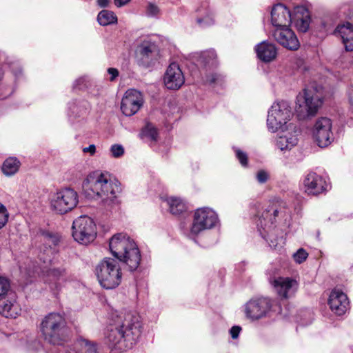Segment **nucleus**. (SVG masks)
I'll use <instances>...</instances> for the list:
<instances>
[{"label":"nucleus","instance_id":"obj_46","mask_svg":"<svg viewBox=\"0 0 353 353\" xmlns=\"http://www.w3.org/2000/svg\"><path fill=\"white\" fill-rule=\"evenodd\" d=\"M108 73L110 75V80L113 81L119 76V71L117 68H110L108 69Z\"/></svg>","mask_w":353,"mask_h":353},{"label":"nucleus","instance_id":"obj_49","mask_svg":"<svg viewBox=\"0 0 353 353\" xmlns=\"http://www.w3.org/2000/svg\"><path fill=\"white\" fill-rule=\"evenodd\" d=\"M97 3L101 8H105L108 6L109 0H97Z\"/></svg>","mask_w":353,"mask_h":353},{"label":"nucleus","instance_id":"obj_24","mask_svg":"<svg viewBox=\"0 0 353 353\" xmlns=\"http://www.w3.org/2000/svg\"><path fill=\"white\" fill-rule=\"evenodd\" d=\"M328 305L333 312L341 316L347 310L349 305L347 296L341 290L334 288L330 294Z\"/></svg>","mask_w":353,"mask_h":353},{"label":"nucleus","instance_id":"obj_7","mask_svg":"<svg viewBox=\"0 0 353 353\" xmlns=\"http://www.w3.org/2000/svg\"><path fill=\"white\" fill-rule=\"evenodd\" d=\"M292 117V108L289 102L281 101L275 102L268 111L267 118V126L270 131L275 132L279 130L284 132L289 128L294 126L292 123L288 122Z\"/></svg>","mask_w":353,"mask_h":353},{"label":"nucleus","instance_id":"obj_42","mask_svg":"<svg viewBox=\"0 0 353 353\" xmlns=\"http://www.w3.org/2000/svg\"><path fill=\"white\" fill-rule=\"evenodd\" d=\"M8 220V213L6 207L0 202V229L2 228Z\"/></svg>","mask_w":353,"mask_h":353},{"label":"nucleus","instance_id":"obj_16","mask_svg":"<svg viewBox=\"0 0 353 353\" xmlns=\"http://www.w3.org/2000/svg\"><path fill=\"white\" fill-rule=\"evenodd\" d=\"M142 93L135 89L128 90L122 98L121 110L123 114L130 117L135 114L143 104Z\"/></svg>","mask_w":353,"mask_h":353},{"label":"nucleus","instance_id":"obj_28","mask_svg":"<svg viewBox=\"0 0 353 353\" xmlns=\"http://www.w3.org/2000/svg\"><path fill=\"white\" fill-rule=\"evenodd\" d=\"M196 61L200 67L205 69H211L217 65L216 52L214 50L201 52L199 54Z\"/></svg>","mask_w":353,"mask_h":353},{"label":"nucleus","instance_id":"obj_22","mask_svg":"<svg viewBox=\"0 0 353 353\" xmlns=\"http://www.w3.org/2000/svg\"><path fill=\"white\" fill-rule=\"evenodd\" d=\"M184 77L179 65L172 63L169 65L164 74L163 81L169 90H178L184 83Z\"/></svg>","mask_w":353,"mask_h":353},{"label":"nucleus","instance_id":"obj_33","mask_svg":"<svg viewBox=\"0 0 353 353\" xmlns=\"http://www.w3.org/2000/svg\"><path fill=\"white\" fill-rule=\"evenodd\" d=\"M97 21L101 26H105L117 22V17L112 11L103 10L97 16Z\"/></svg>","mask_w":353,"mask_h":353},{"label":"nucleus","instance_id":"obj_36","mask_svg":"<svg viewBox=\"0 0 353 353\" xmlns=\"http://www.w3.org/2000/svg\"><path fill=\"white\" fill-rule=\"evenodd\" d=\"M10 292H14L11 290L10 281L3 276H0V298L8 296Z\"/></svg>","mask_w":353,"mask_h":353},{"label":"nucleus","instance_id":"obj_6","mask_svg":"<svg viewBox=\"0 0 353 353\" xmlns=\"http://www.w3.org/2000/svg\"><path fill=\"white\" fill-rule=\"evenodd\" d=\"M41 332L46 341L53 345H61L68 337L69 330L63 314L51 312L43 319Z\"/></svg>","mask_w":353,"mask_h":353},{"label":"nucleus","instance_id":"obj_40","mask_svg":"<svg viewBox=\"0 0 353 353\" xmlns=\"http://www.w3.org/2000/svg\"><path fill=\"white\" fill-rule=\"evenodd\" d=\"M308 256L307 252L303 248L299 249L296 252L293 254L294 261L298 263L305 261Z\"/></svg>","mask_w":353,"mask_h":353},{"label":"nucleus","instance_id":"obj_23","mask_svg":"<svg viewBox=\"0 0 353 353\" xmlns=\"http://www.w3.org/2000/svg\"><path fill=\"white\" fill-rule=\"evenodd\" d=\"M15 292H10L8 296L0 298V314L6 318H17L21 312V307Z\"/></svg>","mask_w":353,"mask_h":353},{"label":"nucleus","instance_id":"obj_47","mask_svg":"<svg viewBox=\"0 0 353 353\" xmlns=\"http://www.w3.org/2000/svg\"><path fill=\"white\" fill-rule=\"evenodd\" d=\"M83 152L84 153H90V155H94L96 152V146L94 144H91L88 147L83 148Z\"/></svg>","mask_w":353,"mask_h":353},{"label":"nucleus","instance_id":"obj_3","mask_svg":"<svg viewBox=\"0 0 353 353\" xmlns=\"http://www.w3.org/2000/svg\"><path fill=\"white\" fill-rule=\"evenodd\" d=\"M291 216V210L288 208L286 203L276 201L265 208L259 216L257 221L258 230L271 248L279 250L285 243L283 236L276 235L277 230L274 226V223L282 221L284 223H289Z\"/></svg>","mask_w":353,"mask_h":353},{"label":"nucleus","instance_id":"obj_29","mask_svg":"<svg viewBox=\"0 0 353 353\" xmlns=\"http://www.w3.org/2000/svg\"><path fill=\"white\" fill-rule=\"evenodd\" d=\"M196 23L202 28H206L214 24V18L211 10L206 3L202 4L196 10Z\"/></svg>","mask_w":353,"mask_h":353},{"label":"nucleus","instance_id":"obj_30","mask_svg":"<svg viewBox=\"0 0 353 353\" xmlns=\"http://www.w3.org/2000/svg\"><path fill=\"white\" fill-rule=\"evenodd\" d=\"M296 9L298 10V12H299V10H302L303 13L302 14H298L293 17L295 26L299 32H306L309 29L310 23V16L309 12L307 10L303 7H297Z\"/></svg>","mask_w":353,"mask_h":353},{"label":"nucleus","instance_id":"obj_45","mask_svg":"<svg viewBox=\"0 0 353 353\" xmlns=\"http://www.w3.org/2000/svg\"><path fill=\"white\" fill-rule=\"evenodd\" d=\"M241 330V327L240 326L234 325L231 327L230 330V334L231 337L233 339H237L239 337V333Z\"/></svg>","mask_w":353,"mask_h":353},{"label":"nucleus","instance_id":"obj_34","mask_svg":"<svg viewBox=\"0 0 353 353\" xmlns=\"http://www.w3.org/2000/svg\"><path fill=\"white\" fill-rule=\"evenodd\" d=\"M87 101H74L69 105L70 114L74 117H80L86 112L88 108Z\"/></svg>","mask_w":353,"mask_h":353},{"label":"nucleus","instance_id":"obj_17","mask_svg":"<svg viewBox=\"0 0 353 353\" xmlns=\"http://www.w3.org/2000/svg\"><path fill=\"white\" fill-rule=\"evenodd\" d=\"M269 282L276 294L283 299L292 296L299 288L296 280L290 277H270Z\"/></svg>","mask_w":353,"mask_h":353},{"label":"nucleus","instance_id":"obj_11","mask_svg":"<svg viewBox=\"0 0 353 353\" xmlns=\"http://www.w3.org/2000/svg\"><path fill=\"white\" fill-rule=\"evenodd\" d=\"M219 223L218 214L212 208L203 207L195 210L190 234L197 235L205 230L215 228Z\"/></svg>","mask_w":353,"mask_h":353},{"label":"nucleus","instance_id":"obj_10","mask_svg":"<svg viewBox=\"0 0 353 353\" xmlns=\"http://www.w3.org/2000/svg\"><path fill=\"white\" fill-rule=\"evenodd\" d=\"M72 236L81 244H88L97 236V228L92 219L88 216H80L72 223Z\"/></svg>","mask_w":353,"mask_h":353},{"label":"nucleus","instance_id":"obj_2","mask_svg":"<svg viewBox=\"0 0 353 353\" xmlns=\"http://www.w3.org/2000/svg\"><path fill=\"white\" fill-rule=\"evenodd\" d=\"M141 321L134 312H121L113 319L105 334L106 342L112 350L123 352L132 349L141 333Z\"/></svg>","mask_w":353,"mask_h":353},{"label":"nucleus","instance_id":"obj_5","mask_svg":"<svg viewBox=\"0 0 353 353\" xmlns=\"http://www.w3.org/2000/svg\"><path fill=\"white\" fill-rule=\"evenodd\" d=\"M83 188L90 196L101 198L105 207L117 203V194L121 190L117 182L110 180L108 172L100 170L90 173L83 182Z\"/></svg>","mask_w":353,"mask_h":353},{"label":"nucleus","instance_id":"obj_1","mask_svg":"<svg viewBox=\"0 0 353 353\" xmlns=\"http://www.w3.org/2000/svg\"><path fill=\"white\" fill-rule=\"evenodd\" d=\"M109 248L115 259L105 257L95 267L94 274L100 285L106 290L118 287L122 272L118 261L130 272L136 270L141 261L140 250L126 234L118 233L109 241Z\"/></svg>","mask_w":353,"mask_h":353},{"label":"nucleus","instance_id":"obj_13","mask_svg":"<svg viewBox=\"0 0 353 353\" xmlns=\"http://www.w3.org/2000/svg\"><path fill=\"white\" fill-rule=\"evenodd\" d=\"M332 129V123L330 119L321 117L316 121L312 133L314 140L320 148H325L334 141Z\"/></svg>","mask_w":353,"mask_h":353},{"label":"nucleus","instance_id":"obj_21","mask_svg":"<svg viewBox=\"0 0 353 353\" xmlns=\"http://www.w3.org/2000/svg\"><path fill=\"white\" fill-rule=\"evenodd\" d=\"M293 21V17L290 10L282 3L274 5L271 11L272 24L276 27H289Z\"/></svg>","mask_w":353,"mask_h":353},{"label":"nucleus","instance_id":"obj_12","mask_svg":"<svg viewBox=\"0 0 353 353\" xmlns=\"http://www.w3.org/2000/svg\"><path fill=\"white\" fill-rule=\"evenodd\" d=\"M340 12L349 19H353V3H345L340 7ZM334 34L341 38L346 51L353 50V27L350 23L338 26Z\"/></svg>","mask_w":353,"mask_h":353},{"label":"nucleus","instance_id":"obj_32","mask_svg":"<svg viewBox=\"0 0 353 353\" xmlns=\"http://www.w3.org/2000/svg\"><path fill=\"white\" fill-rule=\"evenodd\" d=\"M20 162L15 157L8 158L3 163L2 171L7 176L15 174L19 168Z\"/></svg>","mask_w":353,"mask_h":353},{"label":"nucleus","instance_id":"obj_9","mask_svg":"<svg viewBox=\"0 0 353 353\" xmlns=\"http://www.w3.org/2000/svg\"><path fill=\"white\" fill-rule=\"evenodd\" d=\"M78 193L70 188H65L56 192L50 199V208L59 214H64L77 207Z\"/></svg>","mask_w":353,"mask_h":353},{"label":"nucleus","instance_id":"obj_31","mask_svg":"<svg viewBox=\"0 0 353 353\" xmlns=\"http://www.w3.org/2000/svg\"><path fill=\"white\" fill-rule=\"evenodd\" d=\"M335 24L336 20L333 17L328 15L324 16L321 19L316 28L322 34L327 35L332 32L334 33Z\"/></svg>","mask_w":353,"mask_h":353},{"label":"nucleus","instance_id":"obj_19","mask_svg":"<svg viewBox=\"0 0 353 353\" xmlns=\"http://www.w3.org/2000/svg\"><path fill=\"white\" fill-rule=\"evenodd\" d=\"M275 40L283 47L290 50H296L299 41L295 33L288 27L276 28L273 32Z\"/></svg>","mask_w":353,"mask_h":353},{"label":"nucleus","instance_id":"obj_15","mask_svg":"<svg viewBox=\"0 0 353 353\" xmlns=\"http://www.w3.org/2000/svg\"><path fill=\"white\" fill-rule=\"evenodd\" d=\"M137 52L138 64L143 68L153 65L159 58L157 46L150 41H143L137 47Z\"/></svg>","mask_w":353,"mask_h":353},{"label":"nucleus","instance_id":"obj_43","mask_svg":"<svg viewBox=\"0 0 353 353\" xmlns=\"http://www.w3.org/2000/svg\"><path fill=\"white\" fill-rule=\"evenodd\" d=\"M110 152L113 157L119 158L124 154V148L120 144H114L110 148Z\"/></svg>","mask_w":353,"mask_h":353},{"label":"nucleus","instance_id":"obj_37","mask_svg":"<svg viewBox=\"0 0 353 353\" xmlns=\"http://www.w3.org/2000/svg\"><path fill=\"white\" fill-rule=\"evenodd\" d=\"M206 83L211 85H220L223 83V78L221 74L213 73L206 77Z\"/></svg>","mask_w":353,"mask_h":353},{"label":"nucleus","instance_id":"obj_27","mask_svg":"<svg viewBox=\"0 0 353 353\" xmlns=\"http://www.w3.org/2000/svg\"><path fill=\"white\" fill-rule=\"evenodd\" d=\"M162 201L173 215H179L187 210L186 203L181 198L168 197L162 199Z\"/></svg>","mask_w":353,"mask_h":353},{"label":"nucleus","instance_id":"obj_35","mask_svg":"<svg viewBox=\"0 0 353 353\" xmlns=\"http://www.w3.org/2000/svg\"><path fill=\"white\" fill-rule=\"evenodd\" d=\"M141 137L147 141L155 142L157 140L158 132L157 128L151 123H148L141 132Z\"/></svg>","mask_w":353,"mask_h":353},{"label":"nucleus","instance_id":"obj_38","mask_svg":"<svg viewBox=\"0 0 353 353\" xmlns=\"http://www.w3.org/2000/svg\"><path fill=\"white\" fill-rule=\"evenodd\" d=\"M90 79L87 76L81 77L75 80L73 83V89L83 90L88 87Z\"/></svg>","mask_w":353,"mask_h":353},{"label":"nucleus","instance_id":"obj_18","mask_svg":"<svg viewBox=\"0 0 353 353\" xmlns=\"http://www.w3.org/2000/svg\"><path fill=\"white\" fill-rule=\"evenodd\" d=\"M327 187L325 179L316 172H310L304 177L303 188L308 195H319L327 191Z\"/></svg>","mask_w":353,"mask_h":353},{"label":"nucleus","instance_id":"obj_4","mask_svg":"<svg viewBox=\"0 0 353 353\" xmlns=\"http://www.w3.org/2000/svg\"><path fill=\"white\" fill-rule=\"evenodd\" d=\"M37 238L42 243V245H36L40 250L39 259L43 264H39L34 271L41 274L45 282L51 285L52 288L58 289L60 287L59 282L65 280L66 270L63 267L48 268V263L51 262L50 255L54 252V248L59 243V238L57 235L44 230H41Z\"/></svg>","mask_w":353,"mask_h":353},{"label":"nucleus","instance_id":"obj_44","mask_svg":"<svg viewBox=\"0 0 353 353\" xmlns=\"http://www.w3.org/2000/svg\"><path fill=\"white\" fill-rule=\"evenodd\" d=\"M256 179L259 183H265L268 181L269 179V174L268 173V172L263 170H261L257 172L256 174Z\"/></svg>","mask_w":353,"mask_h":353},{"label":"nucleus","instance_id":"obj_26","mask_svg":"<svg viewBox=\"0 0 353 353\" xmlns=\"http://www.w3.org/2000/svg\"><path fill=\"white\" fill-rule=\"evenodd\" d=\"M258 58L263 62H270L276 58L277 51L274 44L263 41L255 47Z\"/></svg>","mask_w":353,"mask_h":353},{"label":"nucleus","instance_id":"obj_39","mask_svg":"<svg viewBox=\"0 0 353 353\" xmlns=\"http://www.w3.org/2000/svg\"><path fill=\"white\" fill-rule=\"evenodd\" d=\"M233 150L235 153L236 157L239 161L241 165L244 167L246 166L248 162L247 154L236 147H233Z\"/></svg>","mask_w":353,"mask_h":353},{"label":"nucleus","instance_id":"obj_14","mask_svg":"<svg viewBox=\"0 0 353 353\" xmlns=\"http://www.w3.org/2000/svg\"><path fill=\"white\" fill-rule=\"evenodd\" d=\"M273 305V301L268 297H257L250 299L245 305L246 316L252 319H259L266 316Z\"/></svg>","mask_w":353,"mask_h":353},{"label":"nucleus","instance_id":"obj_25","mask_svg":"<svg viewBox=\"0 0 353 353\" xmlns=\"http://www.w3.org/2000/svg\"><path fill=\"white\" fill-rule=\"evenodd\" d=\"M289 128L292 130V132L282 131L283 134L280 135L276 140V145L281 151L291 150L298 143L299 129L296 125Z\"/></svg>","mask_w":353,"mask_h":353},{"label":"nucleus","instance_id":"obj_48","mask_svg":"<svg viewBox=\"0 0 353 353\" xmlns=\"http://www.w3.org/2000/svg\"><path fill=\"white\" fill-rule=\"evenodd\" d=\"M131 0H114V4L117 7L121 8L128 3Z\"/></svg>","mask_w":353,"mask_h":353},{"label":"nucleus","instance_id":"obj_8","mask_svg":"<svg viewBox=\"0 0 353 353\" xmlns=\"http://www.w3.org/2000/svg\"><path fill=\"white\" fill-rule=\"evenodd\" d=\"M323 101L314 88H305L303 93L296 97V112L299 119L314 115L321 106Z\"/></svg>","mask_w":353,"mask_h":353},{"label":"nucleus","instance_id":"obj_41","mask_svg":"<svg viewBox=\"0 0 353 353\" xmlns=\"http://www.w3.org/2000/svg\"><path fill=\"white\" fill-rule=\"evenodd\" d=\"M160 12L159 7L153 3H149L146 8V15L149 17H157Z\"/></svg>","mask_w":353,"mask_h":353},{"label":"nucleus","instance_id":"obj_20","mask_svg":"<svg viewBox=\"0 0 353 353\" xmlns=\"http://www.w3.org/2000/svg\"><path fill=\"white\" fill-rule=\"evenodd\" d=\"M58 353H98L97 343L80 336L72 345L59 347Z\"/></svg>","mask_w":353,"mask_h":353}]
</instances>
